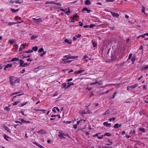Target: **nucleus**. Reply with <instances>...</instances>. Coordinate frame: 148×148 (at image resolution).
<instances>
[{
  "instance_id": "obj_1",
  "label": "nucleus",
  "mask_w": 148,
  "mask_h": 148,
  "mask_svg": "<svg viewBox=\"0 0 148 148\" xmlns=\"http://www.w3.org/2000/svg\"><path fill=\"white\" fill-rule=\"evenodd\" d=\"M10 82L11 85L13 86L14 84L16 83H18L20 82V79L17 77H14L13 76H10Z\"/></svg>"
},
{
  "instance_id": "obj_2",
  "label": "nucleus",
  "mask_w": 148,
  "mask_h": 148,
  "mask_svg": "<svg viewBox=\"0 0 148 148\" xmlns=\"http://www.w3.org/2000/svg\"><path fill=\"white\" fill-rule=\"evenodd\" d=\"M110 60L113 61H116V56L115 52L113 51H112L110 55Z\"/></svg>"
},
{
  "instance_id": "obj_3",
  "label": "nucleus",
  "mask_w": 148,
  "mask_h": 148,
  "mask_svg": "<svg viewBox=\"0 0 148 148\" xmlns=\"http://www.w3.org/2000/svg\"><path fill=\"white\" fill-rule=\"evenodd\" d=\"M78 56H70L69 55L64 56H63L64 58H65L64 59L69 60L70 59H75L78 58Z\"/></svg>"
},
{
  "instance_id": "obj_4",
  "label": "nucleus",
  "mask_w": 148,
  "mask_h": 148,
  "mask_svg": "<svg viewBox=\"0 0 148 148\" xmlns=\"http://www.w3.org/2000/svg\"><path fill=\"white\" fill-rule=\"evenodd\" d=\"M109 12H110L111 14L113 16V17H116L117 18H119V15L118 13L113 12L110 10L109 11Z\"/></svg>"
},
{
  "instance_id": "obj_5",
  "label": "nucleus",
  "mask_w": 148,
  "mask_h": 148,
  "mask_svg": "<svg viewBox=\"0 0 148 148\" xmlns=\"http://www.w3.org/2000/svg\"><path fill=\"white\" fill-rule=\"evenodd\" d=\"M85 11H87L88 13H90L92 11L91 10H88L87 8L85 7H83L82 10V12H84Z\"/></svg>"
},
{
  "instance_id": "obj_6",
  "label": "nucleus",
  "mask_w": 148,
  "mask_h": 148,
  "mask_svg": "<svg viewBox=\"0 0 148 148\" xmlns=\"http://www.w3.org/2000/svg\"><path fill=\"white\" fill-rule=\"evenodd\" d=\"M33 21L35 23H40V22L42 21V20L41 18H39L38 19L33 18Z\"/></svg>"
},
{
  "instance_id": "obj_7",
  "label": "nucleus",
  "mask_w": 148,
  "mask_h": 148,
  "mask_svg": "<svg viewBox=\"0 0 148 148\" xmlns=\"http://www.w3.org/2000/svg\"><path fill=\"white\" fill-rule=\"evenodd\" d=\"M37 132L38 133H39L41 134H45L46 133L45 130L42 129L39 131H38Z\"/></svg>"
},
{
  "instance_id": "obj_8",
  "label": "nucleus",
  "mask_w": 148,
  "mask_h": 148,
  "mask_svg": "<svg viewBox=\"0 0 148 148\" xmlns=\"http://www.w3.org/2000/svg\"><path fill=\"white\" fill-rule=\"evenodd\" d=\"M3 127L5 129V130L7 131L8 132L10 133H11V131L10 130L9 128L8 127L6 126L5 125H3Z\"/></svg>"
},
{
  "instance_id": "obj_9",
  "label": "nucleus",
  "mask_w": 148,
  "mask_h": 148,
  "mask_svg": "<svg viewBox=\"0 0 148 148\" xmlns=\"http://www.w3.org/2000/svg\"><path fill=\"white\" fill-rule=\"evenodd\" d=\"M104 126L107 127H111V123H108L107 122H105L103 123Z\"/></svg>"
},
{
  "instance_id": "obj_10",
  "label": "nucleus",
  "mask_w": 148,
  "mask_h": 148,
  "mask_svg": "<svg viewBox=\"0 0 148 148\" xmlns=\"http://www.w3.org/2000/svg\"><path fill=\"white\" fill-rule=\"evenodd\" d=\"M67 60L66 59H62V61H63V63L64 64H66L67 63H69L71 62L72 61V60L67 61Z\"/></svg>"
},
{
  "instance_id": "obj_11",
  "label": "nucleus",
  "mask_w": 148,
  "mask_h": 148,
  "mask_svg": "<svg viewBox=\"0 0 148 148\" xmlns=\"http://www.w3.org/2000/svg\"><path fill=\"white\" fill-rule=\"evenodd\" d=\"M67 85L66 88V89L68 88L71 86L74 85V84L72 82H68L67 83Z\"/></svg>"
},
{
  "instance_id": "obj_12",
  "label": "nucleus",
  "mask_w": 148,
  "mask_h": 148,
  "mask_svg": "<svg viewBox=\"0 0 148 148\" xmlns=\"http://www.w3.org/2000/svg\"><path fill=\"white\" fill-rule=\"evenodd\" d=\"M65 134L62 133V134L60 133V134H58V136L60 138L62 139H65L66 138L65 137H64Z\"/></svg>"
},
{
  "instance_id": "obj_13",
  "label": "nucleus",
  "mask_w": 148,
  "mask_h": 148,
  "mask_svg": "<svg viewBox=\"0 0 148 148\" xmlns=\"http://www.w3.org/2000/svg\"><path fill=\"white\" fill-rule=\"evenodd\" d=\"M19 61L20 63V64L19 66L20 67H22L23 66V65L24 63V61H23L22 60H21V59H20V60H19Z\"/></svg>"
},
{
  "instance_id": "obj_14",
  "label": "nucleus",
  "mask_w": 148,
  "mask_h": 148,
  "mask_svg": "<svg viewBox=\"0 0 148 148\" xmlns=\"http://www.w3.org/2000/svg\"><path fill=\"white\" fill-rule=\"evenodd\" d=\"M85 4L86 5H89L91 4L90 0H86L84 2Z\"/></svg>"
},
{
  "instance_id": "obj_15",
  "label": "nucleus",
  "mask_w": 148,
  "mask_h": 148,
  "mask_svg": "<svg viewBox=\"0 0 148 148\" xmlns=\"http://www.w3.org/2000/svg\"><path fill=\"white\" fill-rule=\"evenodd\" d=\"M121 124H119L118 123L115 124L114 125V127L115 128H118L119 127H121Z\"/></svg>"
},
{
  "instance_id": "obj_16",
  "label": "nucleus",
  "mask_w": 148,
  "mask_h": 148,
  "mask_svg": "<svg viewBox=\"0 0 148 148\" xmlns=\"http://www.w3.org/2000/svg\"><path fill=\"white\" fill-rule=\"evenodd\" d=\"M3 137L5 140L8 141H10L8 139V138H10V139L11 138L9 136H8L5 134L4 135Z\"/></svg>"
},
{
  "instance_id": "obj_17",
  "label": "nucleus",
  "mask_w": 148,
  "mask_h": 148,
  "mask_svg": "<svg viewBox=\"0 0 148 148\" xmlns=\"http://www.w3.org/2000/svg\"><path fill=\"white\" fill-rule=\"evenodd\" d=\"M64 41L65 42H66L69 44H71L72 43V41L70 40L65 39Z\"/></svg>"
},
{
  "instance_id": "obj_18",
  "label": "nucleus",
  "mask_w": 148,
  "mask_h": 148,
  "mask_svg": "<svg viewBox=\"0 0 148 148\" xmlns=\"http://www.w3.org/2000/svg\"><path fill=\"white\" fill-rule=\"evenodd\" d=\"M19 9H17L16 10H15L14 9L11 8L10 10L11 12L13 13H15L18 12L19 10Z\"/></svg>"
},
{
  "instance_id": "obj_19",
  "label": "nucleus",
  "mask_w": 148,
  "mask_h": 148,
  "mask_svg": "<svg viewBox=\"0 0 148 148\" xmlns=\"http://www.w3.org/2000/svg\"><path fill=\"white\" fill-rule=\"evenodd\" d=\"M19 60V59L18 58H14L12 59L10 61L11 62H14L15 61H18Z\"/></svg>"
},
{
  "instance_id": "obj_20",
  "label": "nucleus",
  "mask_w": 148,
  "mask_h": 148,
  "mask_svg": "<svg viewBox=\"0 0 148 148\" xmlns=\"http://www.w3.org/2000/svg\"><path fill=\"white\" fill-rule=\"evenodd\" d=\"M138 84H135L134 85L131 86H129V87L131 89H134L136 88L137 86H138Z\"/></svg>"
},
{
  "instance_id": "obj_21",
  "label": "nucleus",
  "mask_w": 148,
  "mask_h": 148,
  "mask_svg": "<svg viewBox=\"0 0 148 148\" xmlns=\"http://www.w3.org/2000/svg\"><path fill=\"white\" fill-rule=\"evenodd\" d=\"M32 50L33 51H37L38 50V47L36 46H35L34 47H33L32 48Z\"/></svg>"
},
{
  "instance_id": "obj_22",
  "label": "nucleus",
  "mask_w": 148,
  "mask_h": 148,
  "mask_svg": "<svg viewBox=\"0 0 148 148\" xmlns=\"http://www.w3.org/2000/svg\"><path fill=\"white\" fill-rule=\"evenodd\" d=\"M110 113V110H107L105 112H104L103 114V115H105L106 114H109Z\"/></svg>"
},
{
  "instance_id": "obj_23",
  "label": "nucleus",
  "mask_w": 148,
  "mask_h": 148,
  "mask_svg": "<svg viewBox=\"0 0 148 148\" xmlns=\"http://www.w3.org/2000/svg\"><path fill=\"white\" fill-rule=\"evenodd\" d=\"M148 69V65H146L145 66H142L141 68V70H147Z\"/></svg>"
},
{
  "instance_id": "obj_24",
  "label": "nucleus",
  "mask_w": 148,
  "mask_h": 148,
  "mask_svg": "<svg viewBox=\"0 0 148 148\" xmlns=\"http://www.w3.org/2000/svg\"><path fill=\"white\" fill-rule=\"evenodd\" d=\"M145 8L144 6H143L141 8L142 12L144 13V14H146L145 12Z\"/></svg>"
},
{
  "instance_id": "obj_25",
  "label": "nucleus",
  "mask_w": 148,
  "mask_h": 148,
  "mask_svg": "<svg viewBox=\"0 0 148 148\" xmlns=\"http://www.w3.org/2000/svg\"><path fill=\"white\" fill-rule=\"evenodd\" d=\"M139 130L143 132H145V129L143 127H140L138 129Z\"/></svg>"
},
{
  "instance_id": "obj_26",
  "label": "nucleus",
  "mask_w": 148,
  "mask_h": 148,
  "mask_svg": "<svg viewBox=\"0 0 148 148\" xmlns=\"http://www.w3.org/2000/svg\"><path fill=\"white\" fill-rule=\"evenodd\" d=\"M38 37V36L37 35L35 36H32L31 37V39L32 40H33L34 39Z\"/></svg>"
},
{
  "instance_id": "obj_27",
  "label": "nucleus",
  "mask_w": 148,
  "mask_h": 148,
  "mask_svg": "<svg viewBox=\"0 0 148 148\" xmlns=\"http://www.w3.org/2000/svg\"><path fill=\"white\" fill-rule=\"evenodd\" d=\"M23 2L22 0H17L15 1V3H21Z\"/></svg>"
},
{
  "instance_id": "obj_28",
  "label": "nucleus",
  "mask_w": 148,
  "mask_h": 148,
  "mask_svg": "<svg viewBox=\"0 0 148 148\" xmlns=\"http://www.w3.org/2000/svg\"><path fill=\"white\" fill-rule=\"evenodd\" d=\"M28 102V101H27V102H25L24 103H22L21 105H20L19 106V107H23V106H24L26 105V104H27Z\"/></svg>"
},
{
  "instance_id": "obj_29",
  "label": "nucleus",
  "mask_w": 148,
  "mask_h": 148,
  "mask_svg": "<svg viewBox=\"0 0 148 148\" xmlns=\"http://www.w3.org/2000/svg\"><path fill=\"white\" fill-rule=\"evenodd\" d=\"M57 116H58V117L59 119H60L61 117L60 115V114H58V115H52L51 116V117H56Z\"/></svg>"
},
{
  "instance_id": "obj_30",
  "label": "nucleus",
  "mask_w": 148,
  "mask_h": 148,
  "mask_svg": "<svg viewBox=\"0 0 148 148\" xmlns=\"http://www.w3.org/2000/svg\"><path fill=\"white\" fill-rule=\"evenodd\" d=\"M12 66V64H8L6 65V67H7V68H11Z\"/></svg>"
},
{
  "instance_id": "obj_31",
  "label": "nucleus",
  "mask_w": 148,
  "mask_h": 148,
  "mask_svg": "<svg viewBox=\"0 0 148 148\" xmlns=\"http://www.w3.org/2000/svg\"><path fill=\"white\" fill-rule=\"evenodd\" d=\"M68 10H67V11H65V14H66L67 15H69V14H68V13H69L70 12V8H68Z\"/></svg>"
},
{
  "instance_id": "obj_32",
  "label": "nucleus",
  "mask_w": 148,
  "mask_h": 148,
  "mask_svg": "<svg viewBox=\"0 0 148 148\" xmlns=\"http://www.w3.org/2000/svg\"><path fill=\"white\" fill-rule=\"evenodd\" d=\"M109 133H106L105 134L103 135V136H111L112 135L111 134H109Z\"/></svg>"
},
{
  "instance_id": "obj_33",
  "label": "nucleus",
  "mask_w": 148,
  "mask_h": 148,
  "mask_svg": "<svg viewBox=\"0 0 148 148\" xmlns=\"http://www.w3.org/2000/svg\"><path fill=\"white\" fill-rule=\"evenodd\" d=\"M62 88H66V83H62Z\"/></svg>"
},
{
  "instance_id": "obj_34",
  "label": "nucleus",
  "mask_w": 148,
  "mask_h": 148,
  "mask_svg": "<svg viewBox=\"0 0 148 148\" xmlns=\"http://www.w3.org/2000/svg\"><path fill=\"white\" fill-rule=\"evenodd\" d=\"M42 66H38L35 69L36 70H40L42 68Z\"/></svg>"
},
{
  "instance_id": "obj_35",
  "label": "nucleus",
  "mask_w": 148,
  "mask_h": 148,
  "mask_svg": "<svg viewBox=\"0 0 148 148\" xmlns=\"http://www.w3.org/2000/svg\"><path fill=\"white\" fill-rule=\"evenodd\" d=\"M20 101H15L14 103L12 105L13 106H14L18 104L19 103Z\"/></svg>"
},
{
  "instance_id": "obj_36",
  "label": "nucleus",
  "mask_w": 148,
  "mask_h": 148,
  "mask_svg": "<svg viewBox=\"0 0 148 148\" xmlns=\"http://www.w3.org/2000/svg\"><path fill=\"white\" fill-rule=\"evenodd\" d=\"M78 16L77 14V13H75L73 15V17L72 18L73 19H75V18H77Z\"/></svg>"
},
{
  "instance_id": "obj_37",
  "label": "nucleus",
  "mask_w": 148,
  "mask_h": 148,
  "mask_svg": "<svg viewBox=\"0 0 148 148\" xmlns=\"http://www.w3.org/2000/svg\"><path fill=\"white\" fill-rule=\"evenodd\" d=\"M46 111V110H45L36 109V111H41L43 112H45Z\"/></svg>"
},
{
  "instance_id": "obj_38",
  "label": "nucleus",
  "mask_w": 148,
  "mask_h": 148,
  "mask_svg": "<svg viewBox=\"0 0 148 148\" xmlns=\"http://www.w3.org/2000/svg\"><path fill=\"white\" fill-rule=\"evenodd\" d=\"M33 52V50L32 49H29L28 50L26 51V53H32Z\"/></svg>"
},
{
  "instance_id": "obj_39",
  "label": "nucleus",
  "mask_w": 148,
  "mask_h": 148,
  "mask_svg": "<svg viewBox=\"0 0 148 148\" xmlns=\"http://www.w3.org/2000/svg\"><path fill=\"white\" fill-rule=\"evenodd\" d=\"M14 24H16V23L14 22H9L8 23V25L10 26Z\"/></svg>"
},
{
  "instance_id": "obj_40",
  "label": "nucleus",
  "mask_w": 148,
  "mask_h": 148,
  "mask_svg": "<svg viewBox=\"0 0 148 148\" xmlns=\"http://www.w3.org/2000/svg\"><path fill=\"white\" fill-rule=\"evenodd\" d=\"M30 64V63H25L23 64V65L24 66H23L22 67H25V65L29 66Z\"/></svg>"
},
{
  "instance_id": "obj_41",
  "label": "nucleus",
  "mask_w": 148,
  "mask_h": 148,
  "mask_svg": "<svg viewBox=\"0 0 148 148\" xmlns=\"http://www.w3.org/2000/svg\"><path fill=\"white\" fill-rule=\"evenodd\" d=\"M43 50H44L43 48H41L39 49L38 52H40V53L42 52L43 51Z\"/></svg>"
},
{
  "instance_id": "obj_42",
  "label": "nucleus",
  "mask_w": 148,
  "mask_h": 148,
  "mask_svg": "<svg viewBox=\"0 0 148 148\" xmlns=\"http://www.w3.org/2000/svg\"><path fill=\"white\" fill-rule=\"evenodd\" d=\"M96 26V25L94 24H91L89 25V27H90L91 28H92L93 27H95Z\"/></svg>"
},
{
  "instance_id": "obj_43",
  "label": "nucleus",
  "mask_w": 148,
  "mask_h": 148,
  "mask_svg": "<svg viewBox=\"0 0 148 148\" xmlns=\"http://www.w3.org/2000/svg\"><path fill=\"white\" fill-rule=\"evenodd\" d=\"M15 18L17 20H19L21 21H22V20H21V18L20 17H19L18 16H16L15 17Z\"/></svg>"
},
{
  "instance_id": "obj_44",
  "label": "nucleus",
  "mask_w": 148,
  "mask_h": 148,
  "mask_svg": "<svg viewBox=\"0 0 148 148\" xmlns=\"http://www.w3.org/2000/svg\"><path fill=\"white\" fill-rule=\"evenodd\" d=\"M20 120L21 121V122H22V123H25L26 121L24 119H21Z\"/></svg>"
},
{
  "instance_id": "obj_45",
  "label": "nucleus",
  "mask_w": 148,
  "mask_h": 148,
  "mask_svg": "<svg viewBox=\"0 0 148 148\" xmlns=\"http://www.w3.org/2000/svg\"><path fill=\"white\" fill-rule=\"evenodd\" d=\"M15 42V41L13 40H10L9 41V42L11 43V44H13Z\"/></svg>"
},
{
  "instance_id": "obj_46",
  "label": "nucleus",
  "mask_w": 148,
  "mask_h": 148,
  "mask_svg": "<svg viewBox=\"0 0 148 148\" xmlns=\"http://www.w3.org/2000/svg\"><path fill=\"white\" fill-rule=\"evenodd\" d=\"M135 60V57L132 58L131 59V60L132 62V64H133L134 63V62Z\"/></svg>"
},
{
  "instance_id": "obj_47",
  "label": "nucleus",
  "mask_w": 148,
  "mask_h": 148,
  "mask_svg": "<svg viewBox=\"0 0 148 148\" xmlns=\"http://www.w3.org/2000/svg\"><path fill=\"white\" fill-rule=\"evenodd\" d=\"M92 45L93 47H95L97 46V44L95 42L93 41H92Z\"/></svg>"
},
{
  "instance_id": "obj_48",
  "label": "nucleus",
  "mask_w": 148,
  "mask_h": 148,
  "mask_svg": "<svg viewBox=\"0 0 148 148\" xmlns=\"http://www.w3.org/2000/svg\"><path fill=\"white\" fill-rule=\"evenodd\" d=\"M81 114H87V113L85 110H83L81 112Z\"/></svg>"
},
{
  "instance_id": "obj_49",
  "label": "nucleus",
  "mask_w": 148,
  "mask_h": 148,
  "mask_svg": "<svg viewBox=\"0 0 148 148\" xmlns=\"http://www.w3.org/2000/svg\"><path fill=\"white\" fill-rule=\"evenodd\" d=\"M4 109L7 110V111H9L10 110V109L8 107H6L4 108Z\"/></svg>"
},
{
  "instance_id": "obj_50",
  "label": "nucleus",
  "mask_w": 148,
  "mask_h": 148,
  "mask_svg": "<svg viewBox=\"0 0 148 148\" xmlns=\"http://www.w3.org/2000/svg\"><path fill=\"white\" fill-rule=\"evenodd\" d=\"M43 53H42L40 55V56L41 57H42L43 56V55L45 54L46 53V51H43Z\"/></svg>"
},
{
  "instance_id": "obj_51",
  "label": "nucleus",
  "mask_w": 148,
  "mask_h": 148,
  "mask_svg": "<svg viewBox=\"0 0 148 148\" xmlns=\"http://www.w3.org/2000/svg\"><path fill=\"white\" fill-rule=\"evenodd\" d=\"M108 26H109V27L110 29V30H113L114 29V26H110V25H108Z\"/></svg>"
},
{
  "instance_id": "obj_52",
  "label": "nucleus",
  "mask_w": 148,
  "mask_h": 148,
  "mask_svg": "<svg viewBox=\"0 0 148 148\" xmlns=\"http://www.w3.org/2000/svg\"><path fill=\"white\" fill-rule=\"evenodd\" d=\"M81 36V35L80 34H78L77 35H76L75 36V37L77 38H79Z\"/></svg>"
},
{
  "instance_id": "obj_53",
  "label": "nucleus",
  "mask_w": 148,
  "mask_h": 148,
  "mask_svg": "<svg viewBox=\"0 0 148 148\" xmlns=\"http://www.w3.org/2000/svg\"><path fill=\"white\" fill-rule=\"evenodd\" d=\"M21 113L23 115L25 116H27V114H25L23 112L22 110L21 111Z\"/></svg>"
},
{
  "instance_id": "obj_54",
  "label": "nucleus",
  "mask_w": 148,
  "mask_h": 148,
  "mask_svg": "<svg viewBox=\"0 0 148 148\" xmlns=\"http://www.w3.org/2000/svg\"><path fill=\"white\" fill-rule=\"evenodd\" d=\"M97 83L99 85H102L103 84L102 82L101 81L100 82H97Z\"/></svg>"
},
{
  "instance_id": "obj_55",
  "label": "nucleus",
  "mask_w": 148,
  "mask_h": 148,
  "mask_svg": "<svg viewBox=\"0 0 148 148\" xmlns=\"http://www.w3.org/2000/svg\"><path fill=\"white\" fill-rule=\"evenodd\" d=\"M55 108H56V110L58 111V112H59L60 111V110L58 107H54L53 108V109H55Z\"/></svg>"
},
{
  "instance_id": "obj_56",
  "label": "nucleus",
  "mask_w": 148,
  "mask_h": 148,
  "mask_svg": "<svg viewBox=\"0 0 148 148\" xmlns=\"http://www.w3.org/2000/svg\"><path fill=\"white\" fill-rule=\"evenodd\" d=\"M135 130H133V131H132V130H131V131L130 132V134H131V133H132L133 134H134L135 133Z\"/></svg>"
},
{
  "instance_id": "obj_57",
  "label": "nucleus",
  "mask_w": 148,
  "mask_h": 148,
  "mask_svg": "<svg viewBox=\"0 0 148 148\" xmlns=\"http://www.w3.org/2000/svg\"><path fill=\"white\" fill-rule=\"evenodd\" d=\"M84 70H79V71H77V73L79 74L80 73H82V72H83L84 71Z\"/></svg>"
},
{
  "instance_id": "obj_58",
  "label": "nucleus",
  "mask_w": 148,
  "mask_h": 148,
  "mask_svg": "<svg viewBox=\"0 0 148 148\" xmlns=\"http://www.w3.org/2000/svg\"><path fill=\"white\" fill-rule=\"evenodd\" d=\"M15 122L16 123H20V125H22V122L19 121H15Z\"/></svg>"
},
{
  "instance_id": "obj_59",
  "label": "nucleus",
  "mask_w": 148,
  "mask_h": 148,
  "mask_svg": "<svg viewBox=\"0 0 148 148\" xmlns=\"http://www.w3.org/2000/svg\"><path fill=\"white\" fill-rule=\"evenodd\" d=\"M110 49H108V52H107V54H106V55H107V57H109V51H110Z\"/></svg>"
},
{
  "instance_id": "obj_60",
  "label": "nucleus",
  "mask_w": 148,
  "mask_h": 148,
  "mask_svg": "<svg viewBox=\"0 0 148 148\" xmlns=\"http://www.w3.org/2000/svg\"><path fill=\"white\" fill-rule=\"evenodd\" d=\"M106 2H113L114 0H105Z\"/></svg>"
},
{
  "instance_id": "obj_61",
  "label": "nucleus",
  "mask_w": 148,
  "mask_h": 148,
  "mask_svg": "<svg viewBox=\"0 0 148 148\" xmlns=\"http://www.w3.org/2000/svg\"><path fill=\"white\" fill-rule=\"evenodd\" d=\"M117 93V92H115L114 93V94L113 95V97L112 98H110V99H113L114 98V97H115V95H116V94Z\"/></svg>"
},
{
  "instance_id": "obj_62",
  "label": "nucleus",
  "mask_w": 148,
  "mask_h": 148,
  "mask_svg": "<svg viewBox=\"0 0 148 148\" xmlns=\"http://www.w3.org/2000/svg\"><path fill=\"white\" fill-rule=\"evenodd\" d=\"M115 119V118L114 117H112L111 118H110L109 119V121H111L112 120H114Z\"/></svg>"
},
{
  "instance_id": "obj_63",
  "label": "nucleus",
  "mask_w": 148,
  "mask_h": 148,
  "mask_svg": "<svg viewBox=\"0 0 148 148\" xmlns=\"http://www.w3.org/2000/svg\"><path fill=\"white\" fill-rule=\"evenodd\" d=\"M27 61H32L33 60L32 58H30L27 59Z\"/></svg>"
},
{
  "instance_id": "obj_64",
  "label": "nucleus",
  "mask_w": 148,
  "mask_h": 148,
  "mask_svg": "<svg viewBox=\"0 0 148 148\" xmlns=\"http://www.w3.org/2000/svg\"><path fill=\"white\" fill-rule=\"evenodd\" d=\"M33 143L36 145V146H37L38 147V146L39 145V144L38 143L36 142H34Z\"/></svg>"
}]
</instances>
